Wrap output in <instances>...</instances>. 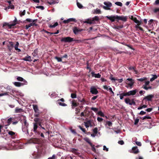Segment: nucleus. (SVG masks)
Listing matches in <instances>:
<instances>
[{"label": "nucleus", "instance_id": "obj_25", "mask_svg": "<svg viewBox=\"0 0 159 159\" xmlns=\"http://www.w3.org/2000/svg\"><path fill=\"white\" fill-rule=\"evenodd\" d=\"M33 108L35 112H39V109L38 107V106L36 105H33Z\"/></svg>", "mask_w": 159, "mask_h": 159}, {"label": "nucleus", "instance_id": "obj_12", "mask_svg": "<svg viewBox=\"0 0 159 159\" xmlns=\"http://www.w3.org/2000/svg\"><path fill=\"white\" fill-rule=\"evenodd\" d=\"M82 30V29H79L77 27H75L73 29V31L74 33L75 34H77L79 32H80Z\"/></svg>", "mask_w": 159, "mask_h": 159}, {"label": "nucleus", "instance_id": "obj_23", "mask_svg": "<svg viewBox=\"0 0 159 159\" xmlns=\"http://www.w3.org/2000/svg\"><path fill=\"white\" fill-rule=\"evenodd\" d=\"M38 128L37 124V123H34V128H33V131L35 133H37V129Z\"/></svg>", "mask_w": 159, "mask_h": 159}, {"label": "nucleus", "instance_id": "obj_53", "mask_svg": "<svg viewBox=\"0 0 159 159\" xmlns=\"http://www.w3.org/2000/svg\"><path fill=\"white\" fill-rule=\"evenodd\" d=\"M97 120L99 122H101L103 120V119L101 117H98V118H97Z\"/></svg>", "mask_w": 159, "mask_h": 159}, {"label": "nucleus", "instance_id": "obj_37", "mask_svg": "<svg viewBox=\"0 0 159 159\" xmlns=\"http://www.w3.org/2000/svg\"><path fill=\"white\" fill-rule=\"evenodd\" d=\"M101 13V11L99 9H96L94 10V13H95L96 14H100Z\"/></svg>", "mask_w": 159, "mask_h": 159}, {"label": "nucleus", "instance_id": "obj_55", "mask_svg": "<svg viewBox=\"0 0 159 159\" xmlns=\"http://www.w3.org/2000/svg\"><path fill=\"white\" fill-rule=\"evenodd\" d=\"M79 128L84 133H85L86 130L84 128H82L81 126H79Z\"/></svg>", "mask_w": 159, "mask_h": 159}, {"label": "nucleus", "instance_id": "obj_39", "mask_svg": "<svg viewBox=\"0 0 159 159\" xmlns=\"http://www.w3.org/2000/svg\"><path fill=\"white\" fill-rule=\"evenodd\" d=\"M58 103L60 105H61L62 106H66V105L65 103L60 102H59V100H58Z\"/></svg>", "mask_w": 159, "mask_h": 159}, {"label": "nucleus", "instance_id": "obj_41", "mask_svg": "<svg viewBox=\"0 0 159 159\" xmlns=\"http://www.w3.org/2000/svg\"><path fill=\"white\" fill-rule=\"evenodd\" d=\"M86 111H84V112H82L80 114V116H86Z\"/></svg>", "mask_w": 159, "mask_h": 159}, {"label": "nucleus", "instance_id": "obj_19", "mask_svg": "<svg viewBox=\"0 0 159 159\" xmlns=\"http://www.w3.org/2000/svg\"><path fill=\"white\" fill-rule=\"evenodd\" d=\"M83 22L84 23H86L90 24L93 23V22L92 21V19H88L85 20Z\"/></svg>", "mask_w": 159, "mask_h": 159}, {"label": "nucleus", "instance_id": "obj_2", "mask_svg": "<svg viewBox=\"0 0 159 159\" xmlns=\"http://www.w3.org/2000/svg\"><path fill=\"white\" fill-rule=\"evenodd\" d=\"M16 18H15V19L12 22L9 23H4L3 25V27L6 26L8 28H11L12 26H14L16 24Z\"/></svg>", "mask_w": 159, "mask_h": 159}, {"label": "nucleus", "instance_id": "obj_47", "mask_svg": "<svg viewBox=\"0 0 159 159\" xmlns=\"http://www.w3.org/2000/svg\"><path fill=\"white\" fill-rule=\"evenodd\" d=\"M25 10H24L22 12H20V16H22L25 15Z\"/></svg>", "mask_w": 159, "mask_h": 159}, {"label": "nucleus", "instance_id": "obj_9", "mask_svg": "<svg viewBox=\"0 0 159 159\" xmlns=\"http://www.w3.org/2000/svg\"><path fill=\"white\" fill-rule=\"evenodd\" d=\"M36 20H33V22L30 24L29 25H26L25 26V29H28L29 28L31 27V26H37V24H36V23H35L34 22V21Z\"/></svg>", "mask_w": 159, "mask_h": 159}, {"label": "nucleus", "instance_id": "obj_54", "mask_svg": "<svg viewBox=\"0 0 159 159\" xmlns=\"http://www.w3.org/2000/svg\"><path fill=\"white\" fill-rule=\"evenodd\" d=\"M71 97L72 98H76V95L75 94H74V93H72L71 94Z\"/></svg>", "mask_w": 159, "mask_h": 159}, {"label": "nucleus", "instance_id": "obj_10", "mask_svg": "<svg viewBox=\"0 0 159 159\" xmlns=\"http://www.w3.org/2000/svg\"><path fill=\"white\" fill-rule=\"evenodd\" d=\"M59 0H48L47 1V2L50 5H52V4H54L57 3H58V1Z\"/></svg>", "mask_w": 159, "mask_h": 159}, {"label": "nucleus", "instance_id": "obj_49", "mask_svg": "<svg viewBox=\"0 0 159 159\" xmlns=\"http://www.w3.org/2000/svg\"><path fill=\"white\" fill-rule=\"evenodd\" d=\"M103 150L107 152L108 151L109 149L108 148H107L104 145L103 146Z\"/></svg>", "mask_w": 159, "mask_h": 159}, {"label": "nucleus", "instance_id": "obj_31", "mask_svg": "<svg viewBox=\"0 0 159 159\" xmlns=\"http://www.w3.org/2000/svg\"><path fill=\"white\" fill-rule=\"evenodd\" d=\"M22 111V109L16 108L15 109V112L16 113H20Z\"/></svg>", "mask_w": 159, "mask_h": 159}, {"label": "nucleus", "instance_id": "obj_24", "mask_svg": "<svg viewBox=\"0 0 159 159\" xmlns=\"http://www.w3.org/2000/svg\"><path fill=\"white\" fill-rule=\"evenodd\" d=\"M23 60L25 61H31V57L30 56H28L24 58Z\"/></svg>", "mask_w": 159, "mask_h": 159}, {"label": "nucleus", "instance_id": "obj_40", "mask_svg": "<svg viewBox=\"0 0 159 159\" xmlns=\"http://www.w3.org/2000/svg\"><path fill=\"white\" fill-rule=\"evenodd\" d=\"M115 4L116 5L118 6H122V3L120 2H116L115 3Z\"/></svg>", "mask_w": 159, "mask_h": 159}, {"label": "nucleus", "instance_id": "obj_29", "mask_svg": "<svg viewBox=\"0 0 159 159\" xmlns=\"http://www.w3.org/2000/svg\"><path fill=\"white\" fill-rule=\"evenodd\" d=\"M152 75L153 77L150 80V81L151 82L153 81L157 77V76L156 75Z\"/></svg>", "mask_w": 159, "mask_h": 159}, {"label": "nucleus", "instance_id": "obj_38", "mask_svg": "<svg viewBox=\"0 0 159 159\" xmlns=\"http://www.w3.org/2000/svg\"><path fill=\"white\" fill-rule=\"evenodd\" d=\"M143 88L145 89V90H147L148 89H152V88L151 86H149L148 87H147V86H144L143 87Z\"/></svg>", "mask_w": 159, "mask_h": 159}, {"label": "nucleus", "instance_id": "obj_33", "mask_svg": "<svg viewBox=\"0 0 159 159\" xmlns=\"http://www.w3.org/2000/svg\"><path fill=\"white\" fill-rule=\"evenodd\" d=\"M92 20L93 22V21H98L99 20V17L98 16H95L94 17L92 18Z\"/></svg>", "mask_w": 159, "mask_h": 159}, {"label": "nucleus", "instance_id": "obj_18", "mask_svg": "<svg viewBox=\"0 0 159 159\" xmlns=\"http://www.w3.org/2000/svg\"><path fill=\"white\" fill-rule=\"evenodd\" d=\"M22 130L25 134H28V130L27 126H24V125L22 127Z\"/></svg>", "mask_w": 159, "mask_h": 159}, {"label": "nucleus", "instance_id": "obj_63", "mask_svg": "<svg viewBox=\"0 0 159 159\" xmlns=\"http://www.w3.org/2000/svg\"><path fill=\"white\" fill-rule=\"evenodd\" d=\"M145 93V92L142 90H141L139 92V93L141 95H142L144 93Z\"/></svg>", "mask_w": 159, "mask_h": 159}, {"label": "nucleus", "instance_id": "obj_61", "mask_svg": "<svg viewBox=\"0 0 159 159\" xmlns=\"http://www.w3.org/2000/svg\"><path fill=\"white\" fill-rule=\"evenodd\" d=\"M118 143L120 145H123L124 144V142L123 140H120L118 141Z\"/></svg>", "mask_w": 159, "mask_h": 159}, {"label": "nucleus", "instance_id": "obj_46", "mask_svg": "<svg viewBox=\"0 0 159 159\" xmlns=\"http://www.w3.org/2000/svg\"><path fill=\"white\" fill-rule=\"evenodd\" d=\"M108 91H109L110 92H111L112 93V95L114 96V92L112 91V88L111 87H109Z\"/></svg>", "mask_w": 159, "mask_h": 159}, {"label": "nucleus", "instance_id": "obj_64", "mask_svg": "<svg viewBox=\"0 0 159 159\" xmlns=\"http://www.w3.org/2000/svg\"><path fill=\"white\" fill-rule=\"evenodd\" d=\"M159 4V0H156L154 3V4L155 5H158Z\"/></svg>", "mask_w": 159, "mask_h": 159}, {"label": "nucleus", "instance_id": "obj_4", "mask_svg": "<svg viewBox=\"0 0 159 159\" xmlns=\"http://www.w3.org/2000/svg\"><path fill=\"white\" fill-rule=\"evenodd\" d=\"M137 91H138L137 89L131 90L124 93V96H129L131 95H134L136 93Z\"/></svg>", "mask_w": 159, "mask_h": 159}, {"label": "nucleus", "instance_id": "obj_20", "mask_svg": "<svg viewBox=\"0 0 159 159\" xmlns=\"http://www.w3.org/2000/svg\"><path fill=\"white\" fill-rule=\"evenodd\" d=\"M133 152L136 154L139 152V149H138V148L137 147H134L132 148Z\"/></svg>", "mask_w": 159, "mask_h": 159}, {"label": "nucleus", "instance_id": "obj_45", "mask_svg": "<svg viewBox=\"0 0 159 159\" xmlns=\"http://www.w3.org/2000/svg\"><path fill=\"white\" fill-rule=\"evenodd\" d=\"M55 58L57 59L58 62H61L62 61V58L56 57H55Z\"/></svg>", "mask_w": 159, "mask_h": 159}, {"label": "nucleus", "instance_id": "obj_28", "mask_svg": "<svg viewBox=\"0 0 159 159\" xmlns=\"http://www.w3.org/2000/svg\"><path fill=\"white\" fill-rule=\"evenodd\" d=\"M17 79L18 81H23L24 82L26 83H26H27V81L26 80H24V79L22 78V77H18L17 78Z\"/></svg>", "mask_w": 159, "mask_h": 159}, {"label": "nucleus", "instance_id": "obj_17", "mask_svg": "<svg viewBox=\"0 0 159 159\" xmlns=\"http://www.w3.org/2000/svg\"><path fill=\"white\" fill-rule=\"evenodd\" d=\"M110 79L112 81H116L117 80L118 81L119 83H121L123 81V79H115L114 77H111L110 78Z\"/></svg>", "mask_w": 159, "mask_h": 159}, {"label": "nucleus", "instance_id": "obj_52", "mask_svg": "<svg viewBox=\"0 0 159 159\" xmlns=\"http://www.w3.org/2000/svg\"><path fill=\"white\" fill-rule=\"evenodd\" d=\"M36 8H39V9H40L42 10H43L44 9V8L42 6H36Z\"/></svg>", "mask_w": 159, "mask_h": 159}, {"label": "nucleus", "instance_id": "obj_14", "mask_svg": "<svg viewBox=\"0 0 159 159\" xmlns=\"http://www.w3.org/2000/svg\"><path fill=\"white\" fill-rule=\"evenodd\" d=\"M91 74L93 77H94L96 78H100L101 76V75L99 73L96 74L93 71L92 72Z\"/></svg>", "mask_w": 159, "mask_h": 159}, {"label": "nucleus", "instance_id": "obj_26", "mask_svg": "<svg viewBox=\"0 0 159 159\" xmlns=\"http://www.w3.org/2000/svg\"><path fill=\"white\" fill-rule=\"evenodd\" d=\"M19 45V43L18 42H17L16 44L15 45L14 47L15 49L16 50L18 51V52H20L21 50L20 49L18 48V47Z\"/></svg>", "mask_w": 159, "mask_h": 159}, {"label": "nucleus", "instance_id": "obj_6", "mask_svg": "<svg viewBox=\"0 0 159 159\" xmlns=\"http://www.w3.org/2000/svg\"><path fill=\"white\" fill-rule=\"evenodd\" d=\"M73 41V38L69 37L63 38L61 40V42H70Z\"/></svg>", "mask_w": 159, "mask_h": 159}, {"label": "nucleus", "instance_id": "obj_30", "mask_svg": "<svg viewBox=\"0 0 159 159\" xmlns=\"http://www.w3.org/2000/svg\"><path fill=\"white\" fill-rule=\"evenodd\" d=\"M134 21L138 25H139L141 24V21H139V20H138L136 18H135L134 19Z\"/></svg>", "mask_w": 159, "mask_h": 159}, {"label": "nucleus", "instance_id": "obj_7", "mask_svg": "<svg viewBox=\"0 0 159 159\" xmlns=\"http://www.w3.org/2000/svg\"><path fill=\"white\" fill-rule=\"evenodd\" d=\"M70 22H76V20L74 18H69L67 20H65L63 21V23L65 24H67Z\"/></svg>", "mask_w": 159, "mask_h": 159}, {"label": "nucleus", "instance_id": "obj_57", "mask_svg": "<svg viewBox=\"0 0 159 159\" xmlns=\"http://www.w3.org/2000/svg\"><path fill=\"white\" fill-rule=\"evenodd\" d=\"M92 147V150L94 151L95 152L96 151V149L94 147V145H93L92 144V146H91Z\"/></svg>", "mask_w": 159, "mask_h": 159}, {"label": "nucleus", "instance_id": "obj_11", "mask_svg": "<svg viewBox=\"0 0 159 159\" xmlns=\"http://www.w3.org/2000/svg\"><path fill=\"white\" fill-rule=\"evenodd\" d=\"M90 92L92 94H96L98 93V91L97 89L94 87H92L90 89Z\"/></svg>", "mask_w": 159, "mask_h": 159}, {"label": "nucleus", "instance_id": "obj_15", "mask_svg": "<svg viewBox=\"0 0 159 159\" xmlns=\"http://www.w3.org/2000/svg\"><path fill=\"white\" fill-rule=\"evenodd\" d=\"M154 97V95L152 94L146 96L144 99H146L148 101H151L152 98Z\"/></svg>", "mask_w": 159, "mask_h": 159}, {"label": "nucleus", "instance_id": "obj_27", "mask_svg": "<svg viewBox=\"0 0 159 159\" xmlns=\"http://www.w3.org/2000/svg\"><path fill=\"white\" fill-rule=\"evenodd\" d=\"M84 139L89 143L90 146H92V143L90 142V140L89 138H85Z\"/></svg>", "mask_w": 159, "mask_h": 159}, {"label": "nucleus", "instance_id": "obj_44", "mask_svg": "<svg viewBox=\"0 0 159 159\" xmlns=\"http://www.w3.org/2000/svg\"><path fill=\"white\" fill-rule=\"evenodd\" d=\"M8 134L11 136H13L15 134V132L12 131H9L8 132Z\"/></svg>", "mask_w": 159, "mask_h": 159}, {"label": "nucleus", "instance_id": "obj_58", "mask_svg": "<svg viewBox=\"0 0 159 159\" xmlns=\"http://www.w3.org/2000/svg\"><path fill=\"white\" fill-rule=\"evenodd\" d=\"M24 124L25 125V126H24L28 127V124L27 123L26 120H24Z\"/></svg>", "mask_w": 159, "mask_h": 159}, {"label": "nucleus", "instance_id": "obj_59", "mask_svg": "<svg viewBox=\"0 0 159 159\" xmlns=\"http://www.w3.org/2000/svg\"><path fill=\"white\" fill-rule=\"evenodd\" d=\"M146 112L144 111H140V113H139V114L143 115H144L146 114Z\"/></svg>", "mask_w": 159, "mask_h": 159}, {"label": "nucleus", "instance_id": "obj_51", "mask_svg": "<svg viewBox=\"0 0 159 159\" xmlns=\"http://www.w3.org/2000/svg\"><path fill=\"white\" fill-rule=\"evenodd\" d=\"M109 87H110L109 86H107V85H104L103 86V88L105 89L107 91L108 90V89Z\"/></svg>", "mask_w": 159, "mask_h": 159}, {"label": "nucleus", "instance_id": "obj_50", "mask_svg": "<svg viewBox=\"0 0 159 159\" xmlns=\"http://www.w3.org/2000/svg\"><path fill=\"white\" fill-rule=\"evenodd\" d=\"M91 110H93L95 112H97L98 110V109L96 108L92 107L91 108Z\"/></svg>", "mask_w": 159, "mask_h": 159}, {"label": "nucleus", "instance_id": "obj_16", "mask_svg": "<svg viewBox=\"0 0 159 159\" xmlns=\"http://www.w3.org/2000/svg\"><path fill=\"white\" fill-rule=\"evenodd\" d=\"M14 84L16 86L19 87H20L21 86H23L25 84H26L23 83H22L16 82H15L14 83Z\"/></svg>", "mask_w": 159, "mask_h": 159}, {"label": "nucleus", "instance_id": "obj_8", "mask_svg": "<svg viewBox=\"0 0 159 159\" xmlns=\"http://www.w3.org/2000/svg\"><path fill=\"white\" fill-rule=\"evenodd\" d=\"M125 102L126 103L129 104L130 105H135V102L133 101L131 102V100L129 98H126L125 99Z\"/></svg>", "mask_w": 159, "mask_h": 159}, {"label": "nucleus", "instance_id": "obj_43", "mask_svg": "<svg viewBox=\"0 0 159 159\" xmlns=\"http://www.w3.org/2000/svg\"><path fill=\"white\" fill-rule=\"evenodd\" d=\"M77 5L78 7L80 8H81L83 7L82 5L81 4L78 2H77Z\"/></svg>", "mask_w": 159, "mask_h": 159}, {"label": "nucleus", "instance_id": "obj_3", "mask_svg": "<svg viewBox=\"0 0 159 159\" xmlns=\"http://www.w3.org/2000/svg\"><path fill=\"white\" fill-rule=\"evenodd\" d=\"M105 6H103V8L106 10H110V7L112 6V4L109 2H104Z\"/></svg>", "mask_w": 159, "mask_h": 159}, {"label": "nucleus", "instance_id": "obj_22", "mask_svg": "<svg viewBox=\"0 0 159 159\" xmlns=\"http://www.w3.org/2000/svg\"><path fill=\"white\" fill-rule=\"evenodd\" d=\"M72 107L74 108V107L77 106L78 104L77 103L75 100H74L72 102Z\"/></svg>", "mask_w": 159, "mask_h": 159}, {"label": "nucleus", "instance_id": "obj_42", "mask_svg": "<svg viewBox=\"0 0 159 159\" xmlns=\"http://www.w3.org/2000/svg\"><path fill=\"white\" fill-rule=\"evenodd\" d=\"M98 128H95L93 130V132L95 134H96L98 133Z\"/></svg>", "mask_w": 159, "mask_h": 159}, {"label": "nucleus", "instance_id": "obj_56", "mask_svg": "<svg viewBox=\"0 0 159 159\" xmlns=\"http://www.w3.org/2000/svg\"><path fill=\"white\" fill-rule=\"evenodd\" d=\"M56 156L55 155H53L52 157H49L48 159H55Z\"/></svg>", "mask_w": 159, "mask_h": 159}, {"label": "nucleus", "instance_id": "obj_34", "mask_svg": "<svg viewBox=\"0 0 159 159\" xmlns=\"http://www.w3.org/2000/svg\"><path fill=\"white\" fill-rule=\"evenodd\" d=\"M58 24L57 22H56L53 25H50L49 27L51 28H53L56 27V26L58 25Z\"/></svg>", "mask_w": 159, "mask_h": 159}, {"label": "nucleus", "instance_id": "obj_35", "mask_svg": "<svg viewBox=\"0 0 159 159\" xmlns=\"http://www.w3.org/2000/svg\"><path fill=\"white\" fill-rule=\"evenodd\" d=\"M98 114L102 117H104V115L103 113L101 111H99L98 112Z\"/></svg>", "mask_w": 159, "mask_h": 159}, {"label": "nucleus", "instance_id": "obj_32", "mask_svg": "<svg viewBox=\"0 0 159 159\" xmlns=\"http://www.w3.org/2000/svg\"><path fill=\"white\" fill-rule=\"evenodd\" d=\"M147 80V78L146 77H144L141 78L137 79V80L139 81H140L141 82H143V81H145Z\"/></svg>", "mask_w": 159, "mask_h": 159}, {"label": "nucleus", "instance_id": "obj_36", "mask_svg": "<svg viewBox=\"0 0 159 159\" xmlns=\"http://www.w3.org/2000/svg\"><path fill=\"white\" fill-rule=\"evenodd\" d=\"M106 125H107L111 127L112 126V123L110 121H107L106 122Z\"/></svg>", "mask_w": 159, "mask_h": 159}, {"label": "nucleus", "instance_id": "obj_5", "mask_svg": "<svg viewBox=\"0 0 159 159\" xmlns=\"http://www.w3.org/2000/svg\"><path fill=\"white\" fill-rule=\"evenodd\" d=\"M125 83L126 84L129 85L130 88H131L134 83V81L132 79L128 78L126 80Z\"/></svg>", "mask_w": 159, "mask_h": 159}, {"label": "nucleus", "instance_id": "obj_60", "mask_svg": "<svg viewBox=\"0 0 159 159\" xmlns=\"http://www.w3.org/2000/svg\"><path fill=\"white\" fill-rule=\"evenodd\" d=\"M12 121V118H10L8 119L7 123L8 125H9L11 123V121Z\"/></svg>", "mask_w": 159, "mask_h": 159}, {"label": "nucleus", "instance_id": "obj_62", "mask_svg": "<svg viewBox=\"0 0 159 159\" xmlns=\"http://www.w3.org/2000/svg\"><path fill=\"white\" fill-rule=\"evenodd\" d=\"M136 143L137 145L139 146H141V143L139 142L136 141Z\"/></svg>", "mask_w": 159, "mask_h": 159}, {"label": "nucleus", "instance_id": "obj_21", "mask_svg": "<svg viewBox=\"0 0 159 159\" xmlns=\"http://www.w3.org/2000/svg\"><path fill=\"white\" fill-rule=\"evenodd\" d=\"M38 139H31L30 140L29 142L30 143H36L38 142Z\"/></svg>", "mask_w": 159, "mask_h": 159}, {"label": "nucleus", "instance_id": "obj_13", "mask_svg": "<svg viewBox=\"0 0 159 159\" xmlns=\"http://www.w3.org/2000/svg\"><path fill=\"white\" fill-rule=\"evenodd\" d=\"M85 126L87 128L89 127V126H92L91 121L90 120L87 121L86 122H84Z\"/></svg>", "mask_w": 159, "mask_h": 159}, {"label": "nucleus", "instance_id": "obj_1", "mask_svg": "<svg viewBox=\"0 0 159 159\" xmlns=\"http://www.w3.org/2000/svg\"><path fill=\"white\" fill-rule=\"evenodd\" d=\"M106 17L110 20L111 22H114L115 20H121L125 21L127 20V17L124 16H118L117 15H111L110 16H106Z\"/></svg>", "mask_w": 159, "mask_h": 159}, {"label": "nucleus", "instance_id": "obj_48", "mask_svg": "<svg viewBox=\"0 0 159 159\" xmlns=\"http://www.w3.org/2000/svg\"><path fill=\"white\" fill-rule=\"evenodd\" d=\"M151 119V117L150 116H145L143 118V120H145L146 119Z\"/></svg>", "mask_w": 159, "mask_h": 159}]
</instances>
